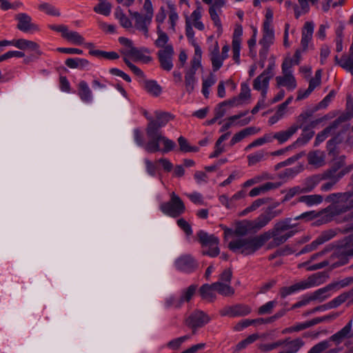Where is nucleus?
Segmentation results:
<instances>
[{"label": "nucleus", "instance_id": "nucleus-1", "mask_svg": "<svg viewBox=\"0 0 353 353\" xmlns=\"http://www.w3.org/2000/svg\"><path fill=\"white\" fill-rule=\"evenodd\" d=\"M172 119V115L165 112H156L154 119L148 118L145 129L149 139L146 145L147 152L154 153L161 150L163 153H168L174 149L175 143L163 136L161 130Z\"/></svg>", "mask_w": 353, "mask_h": 353}, {"label": "nucleus", "instance_id": "nucleus-2", "mask_svg": "<svg viewBox=\"0 0 353 353\" xmlns=\"http://www.w3.org/2000/svg\"><path fill=\"white\" fill-rule=\"evenodd\" d=\"M292 219L287 218L278 221L274 227L262 234L265 243L272 239L267 245L271 250L279 247L292 237L298 231L292 230L295 225L291 223Z\"/></svg>", "mask_w": 353, "mask_h": 353}, {"label": "nucleus", "instance_id": "nucleus-3", "mask_svg": "<svg viewBox=\"0 0 353 353\" xmlns=\"http://www.w3.org/2000/svg\"><path fill=\"white\" fill-rule=\"evenodd\" d=\"M353 189L346 192L332 193L327 195L325 200L332 205L327 208V211L332 216L339 215L353 208Z\"/></svg>", "mask_w": 353, "mask_h": 353}, {"label": "nucleus", "instance_id": "nucleus-4", "mask_svg": "<svg viewBox=\"0 0 353 353\" xmlns=\"http://www.w3.org/2000/svg\"><path fill=\"white\" fill-rule=\"evenodd\" d=\"M265 244L263 235L241 237L228 243V248L234 252L250 255L259 250Z\"/></svg>", "mask_w": 353, "mask_h": 353}, {"label": "nucleus", "instance_id": "nucleus-5", "mask_svg": "<svg viewBox=\"0 0 353 353\" xmlns=\"http://www.w3.org/2000/svg\"><path fill=\"white\" fill-rule=\"evenodd\" d=\"M352 320H350L341 330L332 335L328 340L323 341L314 345L307 353H322L331 346L330 341L340 344L343 339L351 338Z\"/></svg>", "mask_w": 353, "mask_h": 353}, {"label": "nucleus", "instance_id": "nucleus-6", "mask_svg": "<svg viewBox=\"0 0 353 353\" xmlns=\"http://www.w3.org/2000/svg\"><path fill=\"white\" fill-rule=\"evenodd\" d=\"M322 277L323 273L318 272L310 276L307 279L301 281L291 286L283 287L280 289V296L281 298L284 299L287 296L298 291L318 286L323 283V281L321 280Z\"/></svg>", "mask_w": 353, "mask_h": 353}, {"label": "nucleus", "instance_id": "nucleus-7", "mask_svg": "<svg viewBox=\"0 0 353 353\" xmlns=\"http://www.w3.org/2000/svg\"><path fill=\"white\" fill-rule=\"evenodd\" d=\"M196 236L203 248L201 251L203 255L215 257L220 254L219 239L217 236L214 234H209L203 230H199Z\"/></svg>", "mask_w": 353, "mask_h": 353}, {"label": "nucleus", "instance_id": "nucleus-8", "mask_svg": "<svg viewBox=\"0 0 353 353\" xmlns=\"http://www.w3.org/2000/svg\"><path fill=\"white\" fill-rule=\"evenodd\" d=\"M279 202H274L268 205L264 211L250 223L254 230H261L268 225L273 219L279 216L283 213L282 209H277Z\"/></svg>", "mask_w": 353, "mask_h": 353}, {"label": "nucleus", "instance_id": "nucleus-9", "mask_svg": "<svg viewBox=\"0 0 353 353\" xmlns=\"http://www.w3.org/2000/svg\"><path fill=\"white\" fill-rule=\"evenodd\" d=\"M161 212L173 218L179 217L185 210V205L181 198L174 192H172L170 200L168 202L162 203L160 205Z\"/></svg>", "mask_w": 353, "mask_h": 353}, {"label": "nucleus", "instance_id": "nucleus-10", "mask_svg": "<svg viewBox=\"0 0 353 353\" xmlns=\"http://www.w3.org/2000/svg\"><path fill=\"white\" fill-rule=\"evenodd\" d=\"M210 321V317L201 310H194L185 319V325L192 329V334H194L199 328L203 327Z\"/></svg>", "mask_w": 353, "mask_h": 353}, {"label": "nucleus", "instance_id": "nucleus-11", "mask_svg": "<svg viewBox=\"0 0 353 353\" xmlns=\"http://www.w3.org/2000/svg\"><path fill=\"white\" fill-rule=\"evenodd\" d=\"M352 248H346L345 247L338 244L334 252L330 256V260L338 259L337 261L332 264V268L345 265L348 263L350 257H352Z\"/></svg>", "mask_w": 353, "mask_h": 353}, {"label": "nucleus", "instance_id": "nucleus-12", "mask_svg": "<svg viewBox=\"0 0 353 353\" xmlns=\"http://www.w3.org/2000/svg\"><path fill=\"white\" fill-rule=\"evenodd\" d=\"M48 28L52 30L61 32L63 38L74 44L81 45L84 43V38L79 32L69 31L68 28L65 25H49Z\"/></svg>", "mask_w": 353, "mask_h": 353}, {"label": "nucleus", "instance_id": "nucleus-13", "mask_svg": "<svg viewBox=\"0 0 353 353\" xmlns=\"http://www.w3.org/2000/svg\"><path fill=\"white\" fill-rule=\"evenodd\" d=\"M352 118V114H343L336 119L329 126L325 128L322 132L319 133L315 139V144L317 145L319 143L323 142L327 137V135L330 134L332 130L339 128V126L343 122H345Z\"/></svg>", "mask_w": 353, "mask_h": 353}, {"label": "nucleus", "instance_id": "nucleus-14", "mask_svg": "<svg viewBox=\"0 0 353 353\" xmlns=\"http://www.w3.org/2000/svg\"><path fill=\"white\" fill-rule=\"evenodd\" d=\"M252 312V308L245 304H236L227 306L220 310V314L223 316L236 317L248 315Z\"/></svg>", "mask_w": 353, "mask_h": 353}, {"label": "nucleus", "instance_id": "nucleus-15", "mask_svg": "<svg viewBox=\"0 0 353 353\" xmlns=\"http://www.w3.org/2000/svg\"><path fill=\"white\" fill-rule=\"evenodd\" d=\"M174 48L172 45H167L163 49L158 52V58L162 69L170 71L173 68L172 57Z\"/></svg>", "mask_w": 353, "mask_h": 353}, {"label": "nucleus", "instance_id": "nucleus-16", "mask_svg": "<svg viewBox=\"0 0 353 353\" xmlns=\"http://www.w3.org/2000/svg\"><path fill=\"white\" fill-rule=\"evenodd\" d=\"M175 266L180 271L192 272L197 268L198 264L191 255L185 254L176 260Z\"/></svg>", "mask_w": 353, "mask_h": 353}, {"label": "nucleus", "instance_id": "nucleus-17", "mask_svg": "<svg viewBox=\"0 0 353 353\" xmlns=\"http://www.w3.org/2000/svg\"><path fill=\"white\" fill-rule=\"evenodd\" d=\"M15 19L18 21L17 28L22 32H28L31 30H39L38 26L32 23L31 17L26 13H19L16 14Z\"/></svg>", "mask_w": 353, "mask_h": 353}, {"label": "nucleus", "instance_id": "nucleus-18", "mask_svg": "<svg viewBox=\"0 0 353 353\" xmlns=\"http://www.w3.org/2000/svg\"><path fill=\"white\" fill-rule=\"evenodd\" d=\"M343 165V163L341 161L334 163L329 169H327L322 174H320L322 180L335 181V183H337L339 180L342 179L339 171Z\"/></svg>", "mask_w": 353, "mask_h": 353}, {"label": "nucleus", "instance_id": "nucleus-19", "mask_svg": "<svg viewBox=\"0 0 353 353\" xmlns=\"http://www.w3.org/2000/svg\"><path fill=\"white\" fill-rule=\"evenodd\" d=\"M131 17L135 20V28L142 31L145 37H148V26L152 21V19L146 15L143 16L138 12H132L130 10H128Z\"/></svg>", "mask_w": 353, "mask_h": 353}, {"label": "nucleus", "instance_id": "nucleus-20", "mask_svg": "<svg viewBox=\"0 0 353 353\" xmlns=\"http://www.w3.org/2000/svg\"><path fill=\"white\" fill-rule=\"evenodd\" d=\"M337 284H328L326 286L319 288L311 293L312 299L314 301L322 303L332 296V291H336Z\"/></svg>", "mask_w": 353, "mask_h": 353}, {"label": "nucleus", "instance_id": "nucleus-21", "mask_svg": "<svg viewBox=\"0 0 353 353\" xmlns=\"http://www.w3.org/2000/svg\"><path fill=\"white\" fill-rule=\"evenodd\" d=\"M201 67V63L194 64L191 63V68L185 72V90L191 94L194 90V85L196 83L195 77L196 71Z\"/></svg>", "mask_w": 353, "mask_h": 353}, {"label": "nucleus", "instance_id": "nucleus-22", "mask_svg": "<svg viewBox=\"0 0 353 353\" xmlns=\"http://www.w3.org/2000/svg\"><path fill=\"white\" fill-rule=\"evenodd\" d=\"M314 25L312 21H307L305 23L304 26L302 29L301 32V46L303 48V50L305 51L308 47V43L311 41L312 38V34L314 32Z\"/></svg>", "mask_w": 353, "mask_h": 353}, {"label": "nucleus", "instance_id": "nucleus-23", "mask_svg": "<svg viewBox=\"0 0 353 353\" xmlns=\"http://www.w3.org/2000/svg\"><path fill=\"white\" fill-rule=\"evenodd\" d=\"M274 39V33L271 28L270 21H265L263 23V38L260 40L259 43L262 46L270 47Z\"/></svg>", "mask_w": 353, "mask_h": 353}, {"label": "nucleus", "instance_id": "nucleus-24", "mask_svg": "<svg viewBox=\"0 0 353 353\" xmlns=\"http://www.w3.org/2000/svg\"><path fill=\"white\" fill-rule=\"evenodd\" d=\"M14 46L22 50H34L38 55L42 54L41 51L39 50V44L32 41L25 39H19L14 41Z\"/></svg>", "mask_w": 353, "mask_h": 353}, {"label": "nucleus", "instance_id": "nucleus-25", "mask_svg": "<svg viewBox=\"0 0 353 353\" xmlns=\"http://www.w3.org/2000/svg\"><path fill=\"white\" fill-rule=\"evenodd\" d=\"M78 95L81 100L85 103H90L93 99L92 92L85 81H80L77 85Z\"/></svg>", "mask_w": 353, "mask_h": 353}, {"label": "nucleus", "instance_id": "nucleus-26", "mask_svg": "<svg viewBox=\"0 0 353 353\" xmlns=\"http://www.w3.org/2000/svg\"><path fill=\"white\" fill-rule=\"evenodd\" d=\"M278 86H285L289 90H294L296 87V82L292 74H283V76L276 77Z\"/></svg>", "mask_w": 353, "mask_h": 353}, {"label": "nucleus", "instance_id": "nucleus-27", "mask_svg": "<svg viewBox=\"0 0 353 353\" xmlns=\"http://www.w3.org/2000/svg\"><path fill=\"white\" fill-rule=\"evenodd\" d=\"M352 296H353V288L350 291L343 292L332 301L326 303L325 304L327 310L338 307L341 304L345 303Z\"/></svg>", "mask_w": 353, "mask_h": 353}, {"label": "nucleus", "instance_id": "nucleus-28", "mask_svg": "<svg viewBox=\"0 0 353 353\" xmlns=\"http://www.w3.org/2000/svg\"><path fill=\"white\" fill-rule=\"evenodd\" d=\"M143 88L149 94L156 97H159L162 92L161 85L154 80H144Z\"/></svg>", "mask_w": 353, "mask_h": 353}, {"label": "nucleus", "instance_id": "nucleus-29", "mask_svg": "<svg viewBox=\"0 0 353 353\" xmlns=\"http://www.w3.org/2000/svg\"><path fill=\"white\" fill-rule=\"evenodd\" d=\"M316 112L314 109L307 110L301 113L296 119V123L292 127L296 128V132L303 127L307 123V120L312 117L313 114Z\"/></svg>", "mask_w": 353, "mask_h": 353}, {"label": "nucleus", "instance_id": "nucleus-30", "mask_svg": "<svg viewBox=\"0 0 353 353\" xmlns=\"http://www.w3.org/2000/svg\"><path fill=\"white\" fill-rule=\"evenodd\" d=\"M321 174H314L305 179L303 186L301 187L303 192H310L321 182L322 181Z\"/></svg>", "mask_w": 353, "mask_h": 353}, {"label": "nucleus", "instance_id": "nucleus-31", "mask_svg": "<svg viewBox=\"0 0 353 353\" xmlns=\"http://www.w3.org/2000/svg\"><path fill=\"white\" fill-rule=\"evenodd\" d=\"M285 343L283 345L285 350L283 353H296L303 346L304 341L301 339H296L292 341L283 340Z\"/></svg>", "mask_w": 353, "mask_h": 353}, {"label": "nucleus", "instance_id": "nucleus-32", "mask_svg": "<svg viewBox=\"0 0 353 353\" xmlns=\"http://www.w3.org/2000/svg\"><path fill=\"white\" fill-rule=\"evenodd\" d=\"M314 135V132L303 127V132L300 137L291 145L290 148H296L307 143Z\"/></svg>", "mask_w": 353, "mask_h": 353}, {"label": "nucleus", "instance_id": "nucleus-33", "mask_svg": "<svg viewBox=\"0 0 353 353\" xmlns=\"http://www.w3.org/2000/svg\"><path fill=\"white\" fill-rule=\"evenodd\" d=\"M65 64L71 69L83 70L90 65L87 59L81 58H68L65 60Z\"/></svg>", "mask_w": 353, "mask_h": 353}, {"label": "nucleus", "instance_id": "nucleus-34", "mask_svg": "<svg viewBox=\"0 0 353 353\" xmlns=\"http://www.w3.org/2000/svg\"><path fill=\"white\" fill-rule=\"evenodd\" d=\"M296 133V128L290 126L285 130L274 133V137L280 144H283L288 141Z\"/></svg>", "mask_w": 353, "mask_h": 353}, {"label": "nucleus", "instance_id": "nucleus-35", "mask_svg": "<svg viewBox=\"0 0 353 353\" xmlns=\"http://www.w3.org/2000/svg\"><path fill=\"white\" fill-rule=\"evenodd\" d=\"M143 52H148V50L145 48L139 50L133 46L126 52V54L132 57L134 61H143L145 63L150 61L151 57L145 56Z\"/></svg>", "mask_w": 353, "mask_h": 353}, {"label": "nucleus", "instance_id": "nucleus-36", "mask_svg": "<svg viewBox=\"0 0 353 353\" xmlns=\"http://www.w3.org/2000/svg\"><path fill=\"white\" fill-rule=\"evenodd\" d=\"M214 292L215 289L213 287V283L211 285L204 284L199 289V293L202 299L208 301H213L216 299Z\"/></svg>", "mask_w": 353, "mask_h": 353}, {"label": "nucleus", "instance_id": "nucleus-37", "mask_svg": "<svg viewBox=\"0 0 353 353\" xmlns=\"http://www.w3.org/2000/svg\"><path fill=\"white\" fill-rule=\"evenodd\" d=\"M213 287L219 294L225 296H232L234 294V290L228 283L217 281L213 283Z\"/></svg>", "mask_w": 353, "mask_h": 353}, {"label": "nucleus", "instance_id": "nucleus-38", "mask_svg": "<svg viewBox=\"0 0 353 353\" xmlns=\"http://www.w3.org/2000/svg\"><path fill=\"white\" fill-rule=\"evenodd\" d=\"M308 163L310 165L320 167L323 165L324 157L320 151H314L310 152L307 157Z\"/></svg>", "mask_w": 353, "mask_h": 353}, {"label": "nucleus", "instance_id": "nucleus-39", "mask_svg": "<svg viewBox=\"0 0 353 353\" xmlns=\"http://www.w3.org/2000/svg\"><path fill=\"white\" fill-rule=\"evenodd\" d=\"M323 198L320 194H312L301 196L299 198L298 201L306 203L307 205H313L321 203Z\"/></svg>", "mask_w": 353, "mask_h": 353}, {"label": "nucleus", "instance_id": "nucleus-40", "mask_svg": "<svg viewBox=\"0 0 353 353\" xmlns=\"http://www.w3.org/2000/svg\"><path fill=\"white\" fill-rule=\"evenodd\" d=\"M250 98V89L248 84L242 83L241 85V92L238 97H234L232 99H236V102L234 104V106H237L242 103V101L248 99Z\"/></svg>", "mask_w": 353, "mask_h": 353}, {"label": "nucleus", "instance_id": "nucleus-41", "mask_svg": "<svg viewBox=\"0 0 353 353\" xmlns=\"http://www.w3.org/2000/svg\"><path fill=\"white\" fill-rule=\"evenodd\" d=\"M38 8L40 11L50 16L59 17L61 15L59 9L49 3H41L38 6Z\"/></svg>", "mask_w": 353, "mask_h": 353}, {"label": "nucleus", "instance_id": "nucleus-42", "mask_svg": "<svg viewBox=\"0 0 353 353\" xmlns=\"http://www.w3.org/2000/svg\"><path fill=\"white\" fill-rule=\"evenodd\" d=\"M157 34L158 35V38L154 41V44L157 48H161L163 49L167 45H168V35L161 30L159 26L157 28Z\"/></svg>", "mask_w": 353, "mask_h": 353}, {"label": "nucleus", "instance_id": "nucleus-43", "mask_svg": "<svg viewBox=\"0 0 353 353\" xmlns=\"http://www.w3.org/2000/svg\"><path fill=\"white\" fill-rule=\"evenodd\" d=\"M115 17L119 21L121 26L125 28H130L132 26L131 21L124 14L120 7H117L114 13Z\"/></svg>", "mask_w": 353, "mask_h": 353}, {"label": "nucleus", "instance_id": "nucleus-44", "mask_svg": "<svg viewBox=\"0 0 353 353\" xmlns=\"http://www.w3.org/2000/svg\"><path fill=\"white\" fill-rule=\"evenodd\" d=\"M236 101V99H230L219 103L217 106L214 108V116L218 119L223 117L225 114V110L224 107L228 105L234 106V104L235 103Z\"/></svg>", "mask_w": 353, "mask_h": 353}, {"label": "nucleus", "instance_id": "nucleus-45", "mask_svg": "<svg viewBox=\"0 0 353 353\" xmlns=\"http://www.w3.org/2000/svg\"><path fill=\"white\" fill-rule=\"evenodd\" d=\"M178 143L180 151L182 152H196L199 151L198 147L191 146L188 140L182 136L178 138Z\"/></svg>", "mask_w": 353, "mask_h": 353}, {"label": "nucleus", "instance_id": "nucleus-46", "mask_svg": "<svg viewBox=\"0 0 353 353\" xmlns=\"http://www.w3.org/2000/svg\"><path fill=\"white\" fill-rule=\"evenodd\" d=\"M268 153L265 152L263 150L257 151L255 153L250 154L248 156V165H254L259 162L264 161L265 159V156H267Z\"/></svg>", "mask_w": 353, "mask_h": 353}, {"label": "nucleus", "instance_id": "nucleus-47", "mask_svg": "<svg viewBox=\"0 0 353 353\" xmlns=\"http://www.w3.org/2000/svg\"><path fill=\"white\" fill-rule=\"evenodd\" d=\"M89 54L92 56L97 57H103L109 60L117 59L119 57L118 53L114 51L106 52L103 50H90L89 51Z\"/></svg>", "mask_w": 353, "mask_h": 353}, {"label": "nucleus", "instance_id": "nucleus-48", "mask_svg": "<svg viewBox=\"0 0 353 353\" xmlns=\"http://www.w3.org/2000/svg\"><path fill=\"white\" fill-rule=\"evenodd\" d=\"M270 77H266L263 74L259 75L253 82V88L256 90H260L262 88L268 87Z\"/></svg>", "mask_w": 353, "mask_h": 353}, {"label": "nucleus", "instance_id": "nucleus-49", "mask_svg": "<svg viewBox=\"0 0 353 353\" xmlns=\"http://www.w3.org/2000/svg\"><path fill=\"white\" fill-rule=\"evenodd\" d=\"M94 11L97 13L108 16L111 11V4L103 0H100L99 4L94 8Z\"/></svg>", "mask_w": 353, "mask_h": 353}, {"label": "nucleus", "instance_id": "nucleus-50", "mask_svg": "<svg viewBox=\"0 0 353 353\" xmlns=\"http://www.w3.org/2000/svg\"><path fill=\"white\" fill-rule=\"evenodd\" d=\"M216 82V79L214 76L212 74H210L208 77L205 79L203 80L202 83V93L205 98L209 97V88L213 85Z\"/></svg>", "mask_w": 353, "mask_h": 353}, {"label": "nucleus", "instance_id": "nucleus-51", "mask_svg": "<svg viewBox=\"0 0 353 353\" xmlns=\"http://www.w3.org/2000/svg\"><path fill=\"white\" fill-rule=\"evenodd\" d=\"M284 192H285V190L281 191V193H284ZM301 193H304V192L301 186L297 185V186L292 187L286 191V194H285V196L283 197V200L281 201V203H285V202L290 200L292 198H293L296 195L300 194Z\"/></svg>", "mask_w": 353, "mask_h": 353}, {"label": "nucleus", "instance_id": "nucleus-52", "mask_svg": "<svg viewBox=\"0 0 353 353\" xmlns=\"http://www.w3.org/2000/svg\"><path fill=\"white\" fill-rule=\"evenodd\" d=\"M220 8H217V7L212 6L209 9V13L210 15L211 19L213 21L214 24L218 28V32L219 33L222 32V26L220 18L218 14L217 10Z\"/></svg>", "mask_w": 353, "mask_h": 353}, {"label": "nucleus", "instance_id": "nucleus-53", "mask_svg": "<svg viewBox=\"0 0 353 353\" xmlns=\"http://www.w3.org/2000/svg\"><path fill=\"white\" fill-rule=\"evenodd\" d=\"M336 233L333 230H328L323 231L321 234L315 239V241L320 245L336 236Z\"/></svg>", "mask_w": 353, "mask_h": 353}, {"label": "nucleus", "instance_id": "nucleus-54", "mask_svg": "<svg viewBox=\"0 0 353 353\" xmlns=\"http://www.w3.org/2000/svg\"><path fill=\"white\" fill-rule=\"evenodd\" d=\"M197 286L196 285H191L187 289L183 290L180 296L183 304L185 302H189L194 294H195Z\"/></svg>", "mask_w": 353, "mask_h": 353}, {"label": "nucleus", "instance_id": "nucleus-55", "mask_svg": "<svg viewBox=\"0 0 353 353\" xmlns=\"http://www.w3.org/2000/svg\"><path fill=\"white\" fill-rule=\"evenodd\" d=\"M191 44L194 48V54L191 60V63H194V64L201 63V57H202V51L198 43L196 42L194 38L188 39Z\"/></svg>", "mask_w": 353, "mask_h": 353}, {"label": "nucleus", "instance_id": "nucleus-56", "mask_svg": "<svg viewBox=\"0 0 353 353\" xmlns=\"http://www.w3.org/2000/svg\"><path fill=\"white\" fill-rule=\"evenodd\" d=\"M240 50H241V39L233 38L232 40V53L233 59L236 63H240Z\"/></svg>", "mask_w": 353, "mask_h": 353}, {"label": "nucleus", "instance_id": "nucleus-57", "mask_svg": "<svg viewBox=\"0 0 353 353\" xmlns=\"http://www.w3.org/2000/svg\"><path fill=\"white\" fill-rule=\"evenodd\" d=\"M341 67L353 75V58L343 54L341 57Z\"/></svg>", "mask_w": 353, "mask_h": 353}, {"label": "nucleus", "instance_id": "nucleus-58", "mask_svg": "<svg viewBox=\"0 0 353 353\" xmlns=\"http://www.w3.org/2000/svg\"><path fill=\"white\" fill-rule=\"evenodd\" d=\"M190 336L189 335H185L176 339H174L167 343V347L171 350H178L181 344L185 341L189 339Z\"/></svg>", "mask_w": 353, "mask_h": 353}, {"label": "nucleus", "instance_id": "nucleus-59", "mask_svg": "<svg viewBox=\"0 0 353 353\" xmlns=\"http://www.w3.org/2000/svg\"><path fill=\"white\" fill-rule=\"evenodd\" d=\"M165 305L168 308L173 307L174 308L179 309L183 305V303L180 296L175 297L174 296H170L165 299Z\"/></svg>", "mask_w": 353, "mask_h": 353}, {"label": "nucleus", "instance_id": "nucleus-60", "mask_svg": "<svg viewBox=\"0 0 353 353\" xmlns=\"http://www.w3.org/2000/svg\"><path fill=\"white\" fill-rule=\"evenodd\" d=\"M276 304V301H271L265 304L261 305L258 309V314L259 315L269 314H271L274 307Z\"/></svg>", "mask_w": 353, "mask_h": 353}, {"label": "nucleus", "instance_id": "nucleus-61", "mask_svg": "<svg viewBox=\"0 0 353 353\" xmlns=\"http://www.w3.org/2000/svg\"><path fill=\"white\" fill-rule=\"evenodd\" d=\"M178 226L183 230L187 236L192 234V229L190 223L186 221L184 219L181 218L177 220Z\"/></svg>", "mask_w": 353, "mask_h": 353}, {"label": "nucleus", "instance_id": "nucleus-62", "mask_svg": "<svg viewBox=\"0 0 353 353\" xmlns=\"http://www.w3.org/2000/svg\"><path fill=\"white\" fill-rule=\"evenodd\" d=\"M25 54L21 51L10 50L0 56V62L12 57H23Z\"/></svg>", "mask_w": 353, "mask_h": 353}, {"label": "nucleus", "instance_id": "nucleus-63", "mask_svg": "<svg viewBox=\"0 0 353 353\" xmlns=\"http://www.w3.org/2000/svg\"><path fill=\"white\" fill-rule=\"evenodd\" d=\"M285 342L283 340H279L272 343L263 344L261 345V350L263 352H270L279 347L283 346Z\"/></svg>", "mask_w": 353, "mask_h": 353}, {"label": "nucleus", "instance_id": "nucleus-64", "mask_svg": "<svg viewBox=\"0 0 353 353\" xmlns=\"http://www.w3.org/2000/svg\"><path fill=\"white\" fill-rule=\"evenodd\" d=\"M232 276V272L231 269L228 268L224 270L219 276V281L230 284Z\"/></svg>", "mask_w": 353, "mask_h": 353}]
</instances>
